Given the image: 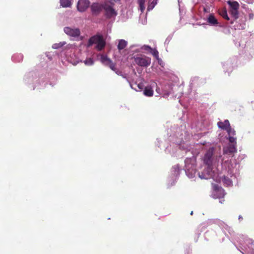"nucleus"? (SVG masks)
<instances>
[{
  "instance_id": "obj_1",
  "label": "nucleus",
  "mask_w": 254,
  "mask_h": 254,
  "mask_svg": "<svg viewBox=\"0 0 254 254\" xmlns=\"http://www.w3.org/2000/svg\"><path fill=\"white\" fill-rule=\"evenodd\" d=\"M223 130L227 133L225 135V146H223V160L225 156L232 157L237 152V138L236 131L230 125L229 121L226 120L223 122Z\"/></svg>"
},
{
  "instance_id": "obj_2",
  "label": "nucleus",
  "mask_w": 254,
  "mask_h": 254,
  "mask_svg": "<svg viewBox=\"0 0 254 254\" xmlns=\"http://www.w3.org/2000/svg\"><path fill=\"white\" fill-rule=\"evenodd\" d=\"M134 63L140 66L147 67L151 64V58L143 55L134 57Z\"/></svg>"
},
{
  "instance_id": "obj_3",
  "label": "nucleus",
  "mask_w": 254,
  "mask_h": 254,
  "mask_svg": "<svg viewBox=\"0 0 254 254\" xmlns=\"http://www.w3.org/2000/svg\"><path fill=\"white\" fill-rule=\"evenodd\" d=\"M227 3L229 6L231 14L235 19H236L238 17V9L240 6L239 3L236 1L228 0Z\"/></svg>"
},
{
  "instance_id": "obj_4",
  "label": "nucleus",
  "mask_w": 254,
  "mask_h": 254,
  "mask_svg": "<svg viewBox=\"0 0 254 254\" xmlns=\"http://www.w3.org/2000/svg\"><path fill=\"white\" fill-rule=\"evenodd\" d=\"M64 32L68 36L77 37L80 34V31L78 28H71L69 27H65L64 28Z\"/></svg>"
},
{
  "instance_id": "obj_5",
  "label": "nucleus",
  "mask_w": 254,
  "mask_h": 254,
  "mask_svg": "<svg viewBox=\"0 0 254 254\" xmlns=\"http://www.w3.org/2000/svg\"><path fill=\"white\" fill-rule=\"evenodd\" d=\"M213 155V150L209 149L205 154L203 157L204 163L210 168L212 163V156Z\"/></svg>"
},
{
  "instance_id": "obj_6",
  "label": "nucleus",
  "mask_w": 254,
  "mask_h": 254,
  "mask_svg": "<svg viewBox=\"0 0 254 254\" xmlns=\"http://www.w3.org/2000/svg\"><path fill=\"white\" fill-rule=\"evenodd\" d=\"M103 9L105 11V15L107 18H110L117 15L115 9L110 5L105 4Z\"/></svg>"
},
{
  "instance_id": "obj_7",
  "label": "nucleus",
  "mask_w": 254,
  "mask_h": 254,
  "mask_svg": "<svg viewBox=\"0 0 254 254\" xmlns=\"http://www.w3.org/2000/svg\"><path fill=\"white\" fill-rule=\"evenodd\" d=\"M90 2L88 0H79L77 8L78 11L80 12L85 11L89 7Z\"/></svg>"
},
{
  "instance_id": "obj_8",
  "label": "nucleus",
  "mask_w": 254,
  "mask_h": 254,
  "mask_svg": "<svg viewBox=\"0 0 254 254\" xmlns=\"http://www.w3.org/2000/svg\"><path fill=\"white\" fill-rule=\"evenodd\" d=\"M102 61L106 65L109 66L110 68L116 71L117 68L116 67V64L114 63L110 59H109L107 56H103L101 58Z\"/></svg>"
},
{
  "instance_id": "obj_9",
  "label": "nucleus",
  "mask_w": 254,
  "mask_h": 254,
  "mask_svg": "<svg viewBox=\"0 0 254 254\" xmlns=\"http://www.w3.org/2000/svg\"><path fill=\"white\" fill-rule=\"evenodd\" d=\"M104 6L97 3H94L91 5V9L93 14L98 15L103 9Z\"/></svg>"
},
{
  "instance_id": "obj_10",
  "label": "nucleus",
  "mask_w": 254,
  "mask_h": 254,
  "mask_svg": "<svg viewBox=\"0 0 254 254\" xmlns=\"http://www.w3.org/2000/svg\"><path fill=\"white\" fill-rule=\"evenodd\" d=\"M213 191L212 196L214 198H220L221 195V190L218 185L214 184L213 185Z\"/></svg>"
},
{
  "instance_id": "obj_11",
  "label": "nucleus",
  "mask_w": 254,
  "mask_h": 254,
  "mask_svg": "<svg viewBox=\"0 0 254 254\" xmlns=\"http://www.w3.org/2000/svg\"><path fill=\"white\" fill-rule=\"evenodd\" d=\"M102 37V36L101 35H95L92 36L88 40V47H90L94 44H97Z\"/></svg>"
},
{
  "instance_id": "obj_12",
  "label": "nucleus",
  "mask_w": 254,
  "mask_h": 254,
  "mask_svg": "<svg viewBox=\"0 0 254 254\" xmlns=\"http://www.w3.org/2000/svg\"><path fill=\"white\" fill-rule=\"evenodd\" d=\"M96 49L98 50V51H100L102 50L106 45V42L105 40L103 39V37L102 38L98 41V43L96 44Z\"/></svg>"
},
{
  "instance_id": "obj_13",
  "label": "nucleus",
  "mask_w": 254,
  "mask_h": 254,
  "mask_svg": "<svg viewBox=\"0 0 254 254\" xmlns=\"http://www.w3.org/2000/svg\"><path fill=\"white\" fill-rule=\"evenodd\" d=\"M153 90L151 87L147 86L144 88L143 91L144 94L148 97H151L153 95Z\"/></svg>"
},
{
  "instance_id": "obj_14",
  "label": "nucleus",
  "mask_w": 254,
  "mask_h": 254,
  "mask_svg": "<svg viewBox=\"0 0 254 254\" xmlns=\"http://www.w3.org/2000/svg\"><path fill=\"white\" fill-rule=\"evenodd\" d=\"M127 42L123 39L120 40L119 41L118 45V49L119 51L124 49L127 46Z\"/></svg>"
},
{
  "instance_id": "obj_15",
  "label": "nucleus",
  "mask_w": 254,
  "mask_h": 254,
  "mask_svg": "<svg viewBox=\"0 0 254 254\" xmlns=\"http://www.w3.org/2000/svg\"><path fill=\"white\" fill-rule=\"evenodd\" d=\"M207 21L209 24L212 25H215L218 24V21L217 19L212 14L209 15V17L208 18Z\"/></svg>"
},
{
  "instance_id": "obj_16",
  "label": "nucleus",
  "mask_w": 254,
  "mask_h": 254,
  "mask_svg": "<svg viewBox=\"0 0 254 254\" xmlns=\"http://www.w3.org/2000/svg\"><path fill=\"white\" fill-rule=\"evenodd\" d=\"M60 3L64 7H69L71 5V0H60Z\"/></svg>"
},
{
  "instance_id": "obj_17",
  "label": "nucleus",
  "mask_w": 254,
  "mask_h": 254,
  "mask_svg": "<svg viewBox=\"0 0 254 254\" xmlns=\"http://www.w3.org/2000/svg\"><path fill=\"white\" fill-rule=\"evenodd\" d=\"M157 1L158 0H149L147 7L148 10H152L157 4Z\"/></svg>"
},
{
  "instance_id": "obj_18",
  "label": "nucleus",
  "mask_w": 254,
  "mask_h": 254,
  "mask_svg": "<svg viewBox=\"0 0 254 254\" xmlns=\"http://www.w3.org/2000/svg\"><path fill=\"white\" fill-rule=\"evenodd\" d=\"M145 2V0H138L139 9L142 13L144 11L145 8L144 6Z\"/></svg>"
},
{
  "instance_id": "obj_19",
  "label": "nucleus",
  "mask_w": 254,
  "mask_h": 254,
  "mask_svg": "<svg viewBox=\"0 0 254 254\" xmlns=\"http://www.w3.org/2000/svg\"><path fill=\"white\" fill-rule=\"evenodd\" d=\"M232 184V181L230 179L223 177V185L227 186H230Z\"/></svg>"
},
{
  "instance_id": "obj_20",
  "label": "nucleus",
  "mask_w": 254,
  "mask_h": 254,
  "mask_svg": "<svg viewBox=\"0 0 254 254\" xmlns=\"http://www.w3.org/2000/svg\"><path fill=\"white\" fill-rule=\"evenodd\" d=\"M93 60L91 58L87 59L84 61L85 64L87 65H91L93 64Z\"/></svg>"
},
{
  "instance_id": "obj_21",
  "label": "nucleus",
  "mask_w": 254,
  "mask_h": 254,
  "mask_svg": "<svg viewBox=\"0 0 254 254\" xmlns=\"http://www.w3.org/2000/svg\"><path fill=\"white\" fill-rule=\"evenodd\" d=\"M64 43H58V44L57 43L54 44L53 45L52 48L53 49H58L59 48L63 47L64 45Z\"/></svg>"
},
{
  "instance_id": "obj_22",
  "label": "nucleus",
  "mask_w": 254,
  "mask_h": 254,
  "mask_svg": "<svg viewBox=\"0 0 254 254\" xmlns=\"http://www.w3.org/2000/svg\"><path fill=\"white\" fill-rule=\"evenodd\" d=\"M153 56L157 59L159 60V53L156 50H154L152 53Z\"/></svg>"
},
{
  "instance_id": "obj_23",
  "label": "nucleus",
  "mask_w": 254,
  "mask_h": 254,
  "mask_svg": "<svg viewBox=\"0 0 254 254\" xmlns=\"http://www.w3.org/2000/svg\"><path fill=\"white\" fill-rule=\"evenodd\" d=\"M211 175H208L207 176L203 175H199V177L201 179H208L209 178V177H211Z\"/></svg>"
},
{
  "instance_id": "obj_24",
  "label": "nucleus",
  "mask_w": 254,
  "mask_h": 254,
  "mask_svg": "<svg viewBox=\"0 0 254 254\" xmlns=\"http://www.w3.org/2000/svg\"><path fill=\"white\" fill-rule=\"evenodd\" d=\"M223 19H226L227 20H229V18L227 15V12L226 11L223 10Z\"/></svg>"
},
{
  "instance_id": "obj_25",
  "label": "nucleus",
  "mask_w": 254,
  "mask_h": 254,
  "mask_svg": "<svg viewBox=\"0 0 254 254\" xmlns=\"http://www.w3.org/2000/svg\"><path fill=\"white\" fill-rule=\"evenodd\" d=\"M217 125L219 128H222V122H218Z\"/></svg>"
},
{
  "instance_id": "obj_26",
  "label": "nucleus",
  "mask_w": 254,
  "mask_h": 254,
  "mask_svg": "<svg viewBox=\"0 0 254 254\" xmlns=\"http://www.w3.org/2000/svg\"><path fill=\"white\" fill-rule=\"evenodd\" d=\"M219 12L220 15H222V12H221L220 10H219Z\"/></svg>"
},
{
  "instance_id": "obj_27",
  "label": "nucleus",
  "mask_w": 254,
  "mask_h": 254,
  "mask_svg": "<svg viewBox=\"0 0 254 254\" xmlns=\"http://www.w3.org/2000/svg\"><path fill=\"white\" fill-rule=\"evenodd\" d=\"M147 48L149 49L150 50L152 51V49L149 46H147Z\"/></svg>"
},
{
  "instance_id": "obj_28",
  "label": "nucleus",
  "mask_w": 254,
  "mask_h": 254,
  "mask_svg": "<svg viewBox=\"0 0 254 254\" xmlns=\"http://www.w3.org/2000/svg\"><path fill=\"white\" fill-rule=\"evenodd\" d=\"M138 87H139L140 89H141V88H142L141 86V85H140V84H138Z\"/></svg>"
},
{
  "instance_id": "obj_29",
  "label": "nucleus",
  "mask_w": 254,
  "mask_h": 254,
  "mask_svg": "<svg viewBox=\"0 0 254 254\" xmlns=\"http://www.w3.org/2000/svg\"><path fill=\"white\" fill-rule=\"evenodd\" d=\"M216 181H217V182H220V181H220V179H219V180H216Z\"/></svg>"
}]
</instances>
